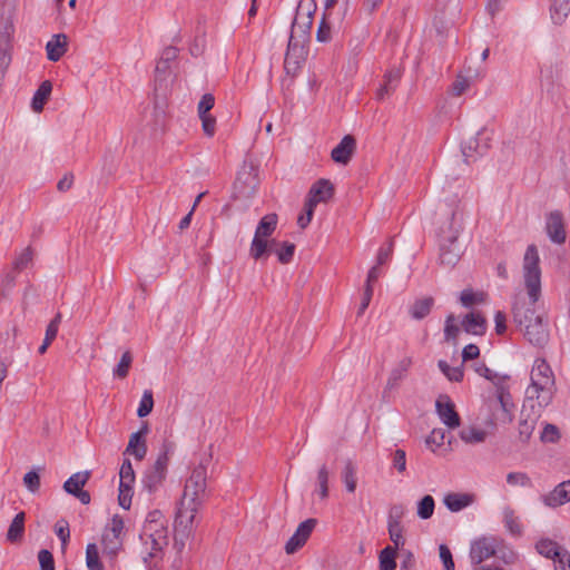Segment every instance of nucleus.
I'll use <instances>...</instances> for the list:
<instances>
[{
  "label": "nucleus",
  "instance_id": "f257e3e1",
  "mask_svg": "<svg viewBox=\"0 0 570 570\" xmlns=\"http://www.w3.org/2000/svg\"><path fill=\"white\" fill-rule=\"evenodd\" d=\"M523 285L529 298L515 297L512 304L514 322L522 327L527 341L538 347H543L549 340L547 324L542 316L535 315L534 304L541 297L540 256L535 245H529L522 261Z\"/></svg>",
  "mask_w": 570,
  "mask_h": 570
},
{
  "label": "nucleus",
  "instance_id": "f03ea898",
  "mask_svg": "<svg viewBox=\"0 0 570 570\" xmlns=\"http://www.w3.org/2000/svg\"><path fill=\"white\" fill-rule=\"evenodd\" d=\"M557 391L556 377L552 368L544 358H537L530 372V384L525 390V401L535 402L539 409H544L551 404Z\"/></svg>",
  "mask_w": 570,
  "mask_h": 570
},
{
  "label": "nucleus",
  "instance_id": "7ed1b4c3",
  "mask_svg": "<svg viewBox=\"0 0 570 570\" xmlns=\"http://www.w3.org/2000/svg\"><path fill=\"white\" fill-rule=\"evenodd\" d=\"M462 229V217L452 213L440 232V261L445 266H454L463 253L458 238Z\"/></svg>",
  "mask_w": 570,
  "mask_h": 570
},
{
  "label": "nucleus",
  "instance_id": "20e7f679",
  "mask_svg": "<svg viewBox=\"0 0 570 570\" xmlns=\"http://www.w3.org/2000/svg\"><path fill=\"white\" fill-rule=\"evenodd\" d=\"M475 372L491 381L495 385V400L488 403L489 409L500 407L502 410L503 423H510L513 419L514 403L512 402L511 394L505 385V376H500L490 370L485 364H479L475 366Z\"/></svg>",
  "mask_w": 570,
  "mask_h": 570
},
{
  "label": "nucleus",
  "instance_id": "39448f33",
  "mask_svg": "<svg viewBox=\"0 0 570 570\" xmlns=\"http://www.w3.org/2000/svg\"><path fill=\"white\" fill-rule=\"evenodd\" d=\"M277 222V215L274 213L265 215L259 220L249 248V255L255 261L266 257L273 250V246L277 244L275 240L268 239L275 232Z\"/></svg>",
  "mask_w": 570,
  "mask_h": 570
},
{
  "label": "nucleus",
  "instance_id": "423d86ee",
  "mask_svg": "<svg viewBox=\"0 0 570 570\" xmlns=\"http://www.w3.org/2000/svg\"><path fill=\"white\" fill-rule=\"evenodd\" d=\"M207 471L204 464L196 466L186 480L181 502L200 508L206 497Z\"/></svg>",
  "mask_w": 570,
  "mask_h": 570
},
{
  "label": "nucleus",
  "instance_id": "0eeeda50",
  "mask_svg": "<svg viewBox=\"0 0 570 570\" xmlns=\"http://www.w3.org/2000/svg\"><path fill=\"white\" fill-rule=\"evenodd\" d=\"M490 415L484 420V426L476 425L464 426L460 431V439L466 444H479L485 442L489 435H492L497 429L498 421H502V410L500 407L489 409Z\"/></svg>",
  "mask_w": 570,
  "mask_h": 570
},
{
  "label": "nucleus",
  "instance_id": "6e6552de",
  "mask_svg": "<svg viewBox=\"0 0 570 570\" xmlns=\"http://www.w3.org/2000/svg\"><path fill=\"white\" fill-rule=\"evenodd\" d=\"M316 9L315 0H299L292 23L291 37L302 39L303 41L308 40Z\"/></svg>",
  "mask_w": 570,
  "mask_h": 570
},
{
  "label": "nucleus",
  "instance_id": "1a4fd4ad",
  "mask_svg": "<svg viewBox=\"0 0 570 570\" xmlns=\"http://www.w3.org/2000/svg\"><path fill=\"white\" fill-rule=\"evenodd\" d=\"M168 537H139V553L148 570H159L157 564L163 559L164 549L168 546Z\"/></svg>",
  "mask_w": 570,
  "mask_h": 570
},
{
  "label": "nucleus",
  "instance_id": "9d476101",
  "mask_svg": "<svg viewBox=\"0 0 570 570\" xmlns=\"http://www.w3.org/2000/svg\"><path fill=\"white\" fill-rule=\"evenodd\" d=\"M168 452L160 453L155 463L146 470L142 484L149 493L155 492L166 478L168 466Z\"/></svg>",
  "mask_w": 570,
  "mask_h": 570
},
{
  "label": "nucleus",
  "instance_id": "9b49d317",
  "mask_svg": "<svg viewBox=\"0 0 570 570\" xmlns=\"http://www.w3.org/2000/svg\"><path fill=\"white\" fill-rule=\"evenodd\" d=\"M302 39L291 37L284 61V68L288 75H296L306 59L307 51Z\"/></svg>",
  "mask_w": 570,
  "mask_h": 570
},
{
  "label": "nucleus",
  "instance_id": "f8f14e48",
  "mask_svg": "<svg viewBox=\"0 0 570 570\" xmlns=\"http://www.w3.org/2000/svg\"><path fill=\"white\" fill-rule=\"evenodd\" d=\"M199 510L195 504L186 505L185 502L180 501L176 519H175V531L177 533H189L196 530V513Z\"/></svg>",
  "mask_w": 570,
  "mask_h": 570
},
{
  "label": "nucleus",
  "instance_id": "ddd939ff",
  "mask_svg": "<svg viewBox=\"0 0 570 570\" xmlns=\"http://www.w3.org/2000/svg\"><path fill=\"white\" fill-rule=\"evenodd\" d=\"M546 233L549 239L554 244L561 245L566 242L567 233L564 219L560 210H552L547 215Z\"/></svg>",
  "mask_w": 570,
  "mask_h": 570
},
{
  "label": "nucleus",
  "instance_id": "4468645a",
  "mask_svg": "<svg viewBox=\"0 0 570 570\" xmlns=\"http://www.w3.org/2000/svg\"><path fill=\"white\" fill-rule=\"evenodd\" d=\"M497 554L495 540L490 537L476 539L471 544L470 557L473 563H481Z\"/></svg>",
  "mask_w": 570,
  "mask_h": 570
},
{
  "label": "nucleus",
  "instance_id": "2eb2a0df",
  "mask_svg": "<svg viewBox=\"0 0 570 570\" xmlns=\"http://www.w3.org/2000/svg\"><path fill=\"white\" fill-rule=\"evenodd\" d=\"M440 420L449 428L456 429L460 426V416L455 411L453 402L446 395H441L435 403Z\"/></svg>",
  "mask_w": 570,
  "mask_h": 570
},
{
  "label": "nucleus",
  "instance_id": "dca6fc26",
  "mask_svg": "<svg viewBox=\"0 0 570 570\" xmlns=\"http://www.w3.org/2000/svg\"><path fill=\"white\" fill-rule=\"evenodd\" d=\"M235 190L242 197H249L257 187L256 169L254 166L244 167L237 175Z\"/></svg>",
  "mask_w": 570,
  "mask_h": 570
},
{
  "label": "nucleus",
  "instance_id": "f3484780",
  "mask_svg": "<svg viewBox=\"0 0 570 570\" xmlns=\"http://www.w3.org/2000/svg\"><path fill=\"white\" fill-rule=\"evenodd\" d=\"M541 501L549 508H558L570 502V480L562 481L550 492L541 497Z\"/></svg>",
  "mask_w": 570,
  "mask_h": 570
},
{
  "label": "nucleus",
  "instance_id": "a211bd4d",
  "mask_svg": "<svg viewBox=\"0 0 570 570\" xmlns=\"http://www.w3.org/2000/svg\"><path fill=\"white\" fill-rule=\"evenodd\" d=\"M333 194V184L327 179H320L311 187L306 203L316 207L318 203H325L331 199Z\"/></svg>",
  "mask_w": 570,
  "mask_h": 570
},
{
  "label": "nucleus",
  "instance_id": "6ab92c4d",
  "mask_svg": "<svg viewBox=\"0 0 570 570\" xmlns=\"http://www.w3.org/2000/svg\"><path fill=\"white\" fill-rule=\"evenodd\" d=\"M355 138L351 135H346L343 137L340 144L335 148H333L331 157L335 163L346 165L351 160L355 151Z\"/></svg>",
  "mask_w": 570,
  "mask_h": 570
},
{
  "label": "nucleus",
  "instance_id": "aec40b11",
  "mask_svg": "<svg viewBox=\"0 0 570 570\" xmlns=\"http://www.w3.org/2000/svg\"><path fill=\"white\" fill-rule=\"evenodd\" d=\"M148 426L145 424L140 431L135 432L130 435L128 445L125 450V454L135 456V459L141 461L147 453V445L144 435L147 434Z\"/></svg>",
  "mask_w": 570,
  "mask_h": 570
},
{
  "label": "nucleus",
  "instance_id": "412c9836",
  "mask_svg": "<svg viewBox=\"0 0 570 570\" xmlns=\"http://www.w3.org/2000/svg\"><path fill=\"white\" fill-rule=\"evenodd\" d=\"M67 48V36L65 33L55 35L46 45L47 58L56 62L66 53Z\"/></svg>",
  "mask_w": 570,
  "mask_h": 570
},
{
  "label": "nucleus",
  "instance_id": "4be33fe9",
  "mask_svg": "<svg viewBox=\"0 0 570 570\" xmlns=\"http://www.w3.org/2000/svg\"><path fill=\"white\" fill-rule=\"evenodd\" d=\"M474 502L471 493L450 492L444 495L443 503L451 512H459Z\"/></svg>",
  "mask_w": 570,
  "mask_h": 570
},
{
  "label": "nucleus",
  "instance_id": "5701e85b",
  "mask_svg": "<svg viewBox=\"0 0 570 570\" xmlns=\"http://www.w3.org/2000/svg\"><path fill=\"white\" fill-rule=\"evenodd\" d=\"M462 326L466 333L483 335L487 330V320L480 313L471 312L463 318Z\"/></svg>",
  "mask_w": 570,
  "mask_h": 570
},
{
  "label": "nucleus",
  "instance_id": "b1692460",
  "mask_svg": "<svg viewBox=\"0 0 570 570\" xmlns=\"http://www.w3.org/2000/svg\"><path fill=\"white\" fill-rule=\"evenodd\" d=\"M403 538L404 537H395V539H394L395 548L389 546L381 551V553H380L381 570H394L396 568V562H395L396 548L400 544H404Z\"/></svg>",
  "mask_w": 570,
  "mask_h": 570
},
{
  "label": "nucleus",
  "instance_id": "393cba45",
  "mask_svg": "<svg viewBox=\"0 0 570 570\" xmlns=\"http://www.w3.org/2000/svg\"><path fill=\"white\" fill-rule=\"evenodd\" d=\"M412 357L405 356L402 360L397 362L395 367L391 371L389 380H387V387L392 389L399 384L400 381H402L410 367L412 366Z\"/></svg>",
  "mask_w": 570,
  "mask_h": 570
},
{
  "label": "nucleus",
  "instance_id": "a878e982",
  "mask_svg": "<svg viewBox=\"0 0 570 570\" xmlns=\"http://www.w3.org/2000/svg\"><path fill=\"white\" fill-rule=\"evenodd\" d=\"M51 91L52 83L49 80L42 81L32 97L31 108L35 112H40L43 109V106L49 99Z\"/></svg>",
  "mask_w": 570,
  "mask_h": 570
},
{
  "label": "nucleus",
  "instance_id": "bb28decb",
  "mask_svg": "<svg viewBox=\"0 0 570 570\" xmlns=\"http://www.w3.org/2000/svg\"><path fill=\"white\" fill-rule=\"evenodd\" d=\"M434 304V299L432 297H423L420 299H416L411 306H410V315L414 320H423L426 317Z\"/></svg>",
  "mask_w": 570,
  "mask_h": 570
},
{
  "label": "nucleus",
  "instance_id": "cd10ccee",
  "mask_svg": "<svg viewBox=\"0 0 570 570\" xmlns=\"http://www.w3.org/2000/svg\"><path fill=\"white\" fill-rule=\"evenodd\" d=\"M164 529H165L164 514L158 510H154V511L149 512L145 520V524H144L145 532H147L149 534H158Z\"/></svg>",
  "mask_w": 570,
  "mask_h": 570
},
{
  "label": "nucleus",
  "instance_id": "c85d7f7f",
  "mask_svg": "<svg viewBox=\"0 0 570 570\" xmlns=\"http://www.w3.org/2000/svg\"><path fill=\"white\" fill-rule=\"evenodd\" d=\"M569 12L570 0H552L550 14L554 24L563 23Z\"/></svg>",
  "mask_w": 570,
  "mask_h": 570
},
{
  "label": "nucleus",
  "instance_id": "c756f323",
  "mask_svg": "<svg viewBox=\"0 0 570 570\" xmlns=\"http://www.w3.org/2000/svg\"><path fill=\"white\" fill-rule=\"evenodd\" d=\"M90 478V473L88 471L86 472H77L72 474L65 483H63V490L75 495L77 492H79L85 484L88 482Z\"/></svg>",
  "mask_w": 570,
  "mask_h": 570
},
{
  "label": "nucleus",
  "instance_id": "7c9ffc66",
  "mask_svg": "<svg viewBox=\"0 0 570 570\" xmlns=\"http://www.w3.org/2000/svg\"><path fill=\"white\" fill-rule=\"evenodd\" d=\"M535 549L541 556L552 559L558 556L562 547L549 538H542L535 543Z\"/></svg>",
  "mask_w": 570,
  "mask_h": 570
},
{
  "label": "nucleus",
  "instance_id": "2f4dec72",
  "mask_svg": "<svg viewBox=\"0 0 570 570\" xmlns=\"http://www.w3.org/2000/svg\"><path fill=\"white\" fill-rule=\"evenodd\" d=\"M342 481L350 493L356 490V469L352 461L347 460L341 473Z\"/></svg>",
  "mask_w": 570,
  "mask_h": 570
},
{
  "label": "nucleus",
  "instance_id": "473e14b6",
  "mask_svg": "<svg viewBox=\"0 0 570 570\" xmlns=\"http://www.w3.org/2000/svg\"><path fill=\"white\" fill-rule=\"evenodd\" d=\"M503 521L505 530L511 534H520L524 530L520 518L510 509L504 510Z\"/></svg>",
  "mask_w": 570,
  "mask_h": 570
},
{
  "label": "nucleus",
  "instance_id": "72a5a7b5",
  "mask_svg": "<svg viewBox=\"0 0 570 570\" xmlns=\"http://www.w3.org/2000/svg\"><path fill=\"white\" fill-rule=\"evenodd\" d=\"M435 508V501L432 495H424L419 502L416 507V514L420 519L426 520L433 515Z\"/></svg>",
  "mask_w": 570,
  "mask_h": 570
},
{
  "label": "nucleus",
  "instance_id": "f704fd0d",
  "mask_svg": "<svg viewBox=\"0 0 570 570\" xmlns=\"http://www.w3.org/2000/svg\"><path fill=\"white\" fill-rule=\"evenodd\" d=\"M530 406H531V409L533 411V416L534 417L524 419V420H522L519 423V434H520L522 440H528L531 436V434H532V432L534 430L535 419L540 415L539 412H540L541 409L538 407V411H534V404L533 403H531Z\"/></svg>",
  "mask_w": 570,
  "mask_h": 570
},
{
  "label": "nucleus",
  "instance_id": "c9c22d12",
  "mask_svg": "<svg viewBox=\"0 0 570 570\" xmlns=\"http://www.w3.org/2000/svg\"><path fill=\"white\" fill-rule=\"evenodd\" d=\"M135 471L129 460H124L119 471V485L134 487Z\"/></svg>",
  "mask_w": 570,
  "mask_h": 570
},
{
  "label": "nucleus",
  "instance_id": "e433bc0d",
  "mask_svg": "<svg viewBox=\"0 0 570 570\" xmlns=\"http://www.w3.org/2000/svg\"><path fill=\"white\" fill-rule=\"evenodd\" d=\"M86 563L89 570H104V566L99 560V548L95 543L87 546Z\"/></svg>",
  "mask_w": 570,
  "mask_h": 570
},
{
  "label": "nucleus",
  "instance_id": "4c0bfd02",
  "mask_svg": "<svg viewBox=\"0 0 570 570\" xmlns=\"http://www.w3.org/2000/svg\"><path fill=\"white\" fill-rule=\"evenodd\" d=\"M487 295L483 292H473L472 289H464L460 295V302L464 307L481 304Z\"/></svg>",
  "mask_w": 570,
  "mask_h": 570
},
{
  "label": "nucleus",
  "instance_id": "58836bf2",
  "mask_svg": "<svg viewBox=\"0 0 570 570\" xmlns=\"http://www.w3.org/2000/svg\"><path fill=\"white\" fill-rule=\"evenodd\" d=\"M507 483L512 488H531V478L524 472H510L507 474Z\"/></svg>",
  "mask_w": 570,
  "mask_h": 570
},
{
  "label": "nucleus",
  "instance_id": "ea45409f",
  "mask_svg": "<svg viewBox=\"0 0 570 570\" xmlns=\"http://www.w3.org/2000/svg\"><path fill=\"white\" fill-rule=\"evenodd\" d=\"M14 26L11 20L6 19L0 23V48H10Z\"/></svg>",
  "mask_w": 570,
  "mask_h": 570
},
{
  "label": "nucleus",
  "instance_id": "a19ab883",
  "mask_svg": "<svg viewBox=\"0 0 570 570\" xmlns=\"http://www.w3.org/2000/svg\"><path fill=\"white\" fill-rule=\"evenodd\" d=\"M132 363V355L129 351H126L121 357L117 366L114 368V376L118 379H125Z\"/></svg>",
  "mask_w": 570,
  "mask_h": 570
},
{
  "label": "nucleus",
  "instance_id": "79ce46f5",
  "mask_svg": "<svg viewBox=\"0 0 570 570\" xmlns=\"http://www.w3.org/2000/svg\"><path fill=\"white\" fill-rule=\"evenodd\" d=\"M403 507L394 505L390 510L389 534H400L401 527L399 519L403 515Z\"/></svg>",
  "mask_w": 570,
  "mask_h": 570
},
{
  "label": "nucleus",
  "instance_id": "37998d69",
  "mask_svg": "<svg viewBox=\"0 0 570 570\" xmlns=\"http://www.w3.org/2000/svg\"><path fill=\"white\" fill-rule=\"evenodd\" d=\"M441 372L453 382H460L463 379V370L461 366H450L445 361H439L438 363Z\"/></svg>",
  "mask_w": 570,
  "mask_h": 570
},
{
  "label": "nucleus",
  "instance_id": "c03bdc74",
  "mask_svg": "<svg viewBox=\"0 0 570 570\" xmlns=\"http://www.w3.org/2000/svg\"><path fill=\"white\" fill-rule=\"evenodd\" d=\"M153 409H154L153 392L150 390H145L142 393L138 410H137V415L139 417H145L148 414H150Z\"/></svg>",
  "mask_w": 570,
  "mask_h": 570
},
{
  "label": "nucleus",
  "instance_id": "a18cd8bd",
  "mask_svg": "<svg viewBox=\"0 0 570 570\" xmlns=\"http://www.w3.org/2000/svg\"><path fill=\"white\" fill-rule=\"evenodd\" d=\"M33 258V250L30 246L26 247L19 255L16 257L13 262V268L18 272L27 268Z\"/></svg>",
  "mask_w": 570,
  "mask_h": 570
},
{
  "label": "nucleus",
  "instance_id": "49530a36",
  "mask_svg": "<svg viewBox=\"0 0 570 570\" xmlns=\"http://www.w3.org/2000/svg\"><path fill=\"white\" fill-rule=\"evenodd\" d=\"M485 148L479 146V140L476 137L470 138L466 142L462 145V154L465 158V161H469V158L473 157V153L482 155Z\"/></svg>",
  "mask_w": 570,
  "mask_h": 570
},
{
  "label": "nucleus",
  "instance_id": "de8ad7c7",
  "mask_svg": "<svg viewBox=\"0 0 570 570\" xmlns=\"http://www.w3.org/2000/svg\"><path fill=\"white\" fill-rule=\"evenodd\" d=\"M318 494L322 499L328 495V470L326 465H322L317 472Z\"/></svg>",
  "mask_w": 570,
  "mask_h": 570
},
{
  "label": "nucleus",
  "instance_id": "09e8293b",
  "mask_svg": "<svg viewBox=\"0 0 570 570\" xmlns=\"http://www.w3.org/2000/svg\"><path fill=\"white\" fill-rule=\"evenodd\" d=\"M101 546L104 553L115 556L121 547L120 537H102Z\"/></svg>",
  "mask_w": 570,
  "mask_h": 570
},
{
  "label": "nucleus",
  "instance_id": "8fccbe9b",
  "mask_svg": "<svg viewBox=\"0 0 570 570\" xmlns=\"http://www.w3.org/2000/svg\"><path fill=\"white\" fill-rule=\"evenodd\" d=\"M445 432L442 429H433L428 435L425 443L435 452V448H440L444 443Z\"/></svg>",
  "mask_w": 570,
  "mask_h": 570
},
{
  "label": "nucleus",
  "instance_id": "3c124183",
  "mask_svg": "<svg viewBox=\"0 0 570 570\" xmlns=\"http://www.w3.org/2000/svg\"><path fill=\"white\" fill-rule=\"evenodd\" d=\"M294 252L295 245L288 242H284L282 247L275 250L277 258L282 264L289 263L294 256Z\"/></svg>",
  "mask_w": 570,
  "mask_h": 570
},
{
  "label": "nucleus",
  "instance_id": "603ef678",
  "mask_svg": "<svg viewBox=\"0 0 570 570\" xmlns=\"http://www.w3.org/2000/svg\"><path fill=\"white\" fill-rule=\"evenodd\" d=\"M460 333L459 326L455 324V317L453 314H450L445 320L444 326V337L448 342L455 341Z\"/></svg>",
  "mask_w": 570,
  "mask_h": 570
},
{
  "label": "nucleus",
  "instance_id": "864d4df0",
  "mask_svg": "<svg viewBox=\"0 0 570 570\" xmlns=\"http://www.w3.org/2000/svg\"><path fill=\"white\" fill-rule=\"evenodd\" d=\"M552 560L556 570H570V556L566 549L562 548Z\"/></svg>",
  "mask_w": 570,
  "mask_h": 570
},
{
  "label": "nucleus",
  "instance_id": "5fc2aeb1",
  "mask_svg": "<svg viewBox=\"0 0 570 570\" xmlns=\"http://www.w3.org/2000/svg\"><path fill=\"white\" fill-rule=\"evenodd\" d=\"M38 560H39L41 570H55L53 557L49 550H47V549L40 550L38 553Z\"/></svg>",
  "mask_w": 570,
  "mask_h": 570
},
{
  "label": "nucleus",
  "instance_id": "6e6d98bb",
  "mask_svg": "<svg viewBox=\"0 0 570 570\" xmlns=\"http://www.w3.org/2000/svg\"><path fill=\"white\" fill-rule=\"evenodd\" d=\"M307 537H291L285 544L287 554H293L306 544Z\"/></svg>",
  "mask_w": 570,
  "mask_h": 570
},
{
  "label": "nucleus",
  "instance_id": "4d7b16f0",
  "mask_svg": "<svg viewBox=\"0 0 570 570\" xmlns=\"http://www.w3.org/2000/svg\"><path fill=\"white\" fill-rule=\"evenodd\" d=\"M23 483L31 492H37L40 488V476L35 471H29L23 476Z\"/></svg>",
  "mask_w": 570,
  "mask_h": 570
},
{
  "label": "nucleus",
  "instance_id": "13d9d810",
  "mask_svg": "<svg viewBox=\"0 0 570 570\" xmlns=\"http://www.w3.org/2000/svg\"><path fill=\"white\" fill-rule=\"evenodd\" d=\"M439 553L444 570H454V562L450 549L445 544H440Z\"/></svg>",
  "mask_w": 570,
  "mask_h": 570
},
{
  "label": "nucleus",
  "instance_id": "bf43d9fd",
  "mask_svg": "<svg viewBox=\"0 0 570 570\" xmlns=\"http://www.w3.org/2000/svg\"><path fill=\"white\" fill-rule=\"evenodd\" d=\"M316 39L320 42H327L331 39V27H330L328 22L326 21L325 13H324V17L317 28Z\"/></svg>",
  "mask_w": 570,
  "mask_h": 570
},
{
  "label": "nucleus",
  "instance_id": "052dcab7",
  "mask_svg": "<svg viewBox=\"0 0 570 570\" xmlns=\"http://www.w3.org/2000/svg\"><path fill=\"white\" fill-rule=\"evenodd\" d=\"M132 494H134L132 487H120L119 485L118 500H119V504L124 509L130 508Z\"/></svg>",
  "mask_w": 570,
  "mask_h": 570
},
{
  "label": "nucleus",
  "instance_id": "680f3d73",
  "mask_svg": "<svg viewBox=\"0 0 570 570\" xmlns=\"http://www.w3.org/2000/svg\"><path fill=\"white\" fill-rule=\"evenodd\" d=\"M23 530H24V513L20 512L13 518V520L8 529L7 534H22Z\"/></svg>",
  "mask_w": 570,
  "mask_h": 570
},
{
  "label": "nucleus",
  "instance_id": "e2e57ef3",
  "mask_svg": "<svg viewBox=\"0 0 570 570\" xmlns=\"http://www.w3.org/2000/svg\"><path fill=\"white\" fill-rule=\"evenodd\" d=\"M215 105V98L212 94H205L198 102V115H207Z\"/></svg>",
  "mask_w": 570,
  "mask_h": 570
},
{
  "label": "nucleus",
  "instance_id": "0e129e2a",
  "mask_svg": "<svg viewBox=\"0 0 570 570\" xmlns=\"http://www.w3.org/2000/svg\"><path fill=\"white\" fill-rule=\"evenodd\" d=\"M315 207L305 202L304 214L298 216L297 224L301 228H306V226L311 223L314 215Z\"/></svg>",
  "mask_w": 570,
  "mask_h": 570
},
{
  "label": "nucleus",
  "instance_id": "69168bd1",
  "mask_svg": "<svg viewBox=\"0 0 570 570\" xmlns=\"http://www.w3.org/2000/svg\"><path fill=\"white\" fill-rule=\"evenodd\" d=\"M317 525V519L311 518L301 522L294 534H311Z\"/></svg>",
  "mask_w": 570,
  "mask_h": 570
},
{
  "label": "nucleus",
  "instance_id": "338daca9",
  "mask_svg": "<svg viewBox=\"0 0 570 570\" xmlns=\"http://www.w3.org/2000/svg\"><path fill=\"white\" fill-rule=\"evenodd\" d=\"M199 118L202 120L204 132L209 137L214 136L216 119L209 114L199 116Z\"/></svg>",
  "mask_w": 570,
  "mask_h": 570
},
{
  "label": "nucleus",
  "instance_id": "774afa93",
  "mask_svg": "<svg viewBox=\"0 0 570 570\" xmlns=\"http://www.w3.org/2000/svg\"><path fill=\"white\" fill-rule=\"evenodd\" d=\"M393 466L401 473L406 470V456L403 450H395L393 454Z\"/></svg>",
  "mask_w": 570,
  "mask_h": 570
}]
</instances>
